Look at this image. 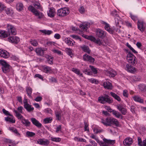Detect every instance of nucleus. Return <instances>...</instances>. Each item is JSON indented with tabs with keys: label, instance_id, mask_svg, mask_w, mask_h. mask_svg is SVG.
I'll use <instances>...</instances> for the list:
<instances>
[{
	"label": "nucleus",
	"instance_id": "nucleus-11",
	"mask_svg": "<svg viewBox=\"0 0 146 146\" xmlns=\"http://www.w3.org/2000/svg\"><path fill=\"white\" fill-rule=\"evenodd\" d=\"M106 35V32L100 29H98L96 31V35L99 37L103 38L105 37Z\"/></svg>",
	"mask_w": 146,
	"mask_h": 146
},
{
	"label": "nucleus",
	"instance_id": "nucleus-24",
	"mask_svg": "<svg viewBox=\"0 0 146 146\" xmlns=\"http://www.w3.org/2000/svg\"><path fill=\"white\" fill-rule=\"evenodd\" d=\"M133 100L135 101L141 103L143 102V100L141 97L138 96H135L133 97Z\"/></svg>",
	"mask_w": 146,
	"mask_h": 146
},
{
	"label": "nucleus",
	"instance_id": "nucleus-5",
	"mask_svg": "<svg viewBox=\"0 0 146 146\" xmlns=\"http://www.w3.org/2000/svg\"><path fill=\"white\" fill-rule=\"evenodd\" d=\"M0 64L3 66L1 68L3 72L8 74L9 72V64L5 61L2 60H0Z\"/></svg>",
	"mask_w": 146,
	"mask_h": 146
},
{
	"label": "nucleus",
	"instance_id": "nucleus-32",
	"mask_svg": "<svg viewBox=\"0 0 146 146\" xmlns=\"http://www.w3.org/2000/svg\"><path fill=\"white\" fill-rule=\"evenodd\" d=\"M107 74L110 77H114L116 75V72L113 70H111L108 71L107 72Z\"/></svg>",
	"mask_w": 146,
	"mask_h": 146
},
{
	"label": "nucleus",
	"instance_id": "nucleus-47",
	"mask_svg": "<svg viewBox=\"0 0 146 146\" xmlns=\"http://www.w3.org/2000/svg\"><path fill=\"white\" fill-rule=\"evenodd\" d=\"M55 115L57 119L59 120H60L61 118V111H59L56 112L55 113Z\"/></svg>",
	"mask_w": 146,
	"mask_h": 146
},
{
	"label": "nucleus",
	"instance_id": "nucleus-44",
	"mask_svg": "<svg viewBox=\"0 0 146 146\" xmlns=\"http://www.w3.org/2000/svg\"><path fill=\"white\" fill-rule=\"evenodd\" d=\"M52 120V119L51 117L46 118L44 119L43 122L45 123H48L51 122Z\"/></svg>",
	"mask_w": 146,
	"mask_h": 146
},
{
	"label": "nucleus",
	"instance_id": "nucleus-15",
	"mask_svg": "<svg viewBox=\"0 0 146 146\" xmlns=\"http://www.w3.org/2000/svg\"><path fill=\"white\" fill-rule=\"evenodd\" d=\"M132 143L133 140L130 137L126 138L123 141V143L125 145H130Z\"/></svg>",
	"mask_w": 146,
	"mask_h": 146
},
{
	"label": "nucleus",
	"instance_id": "nucleus-39",
	"mask_svg": "<svg viewBox=\"0 0 146 146\" xmlns=\"http://www.w3.org/2000/svg\"><path fill=\"white\" fill-rule=\"evenodd\" d=\"M92 38L94 39V41L96 44L99 45L102 44H103V41L102 39H100L99 38H97V39H95L94 37H92Z\"/></svg>",
	"mask_w": 146,
	"mask_h": 146
},
{
	"label": "nucleus",
	"instance_id": "nucleus-45",
	"mask_svg": "<svg viewBox=\"0 0 146 146\" xmlns=\"http://www.w3.org/2000/svg\"><path fill=\"white\" fill-rule=\"evenodd\" d=\"M27 136L28 137H33L35 135V133L29 131H27L26 133Z\"/></svg>",
	"mask_w": 146,
	"mask_h": 146
},
{
	"label": "nucleus",
	"instance_id": "nucleus-8",
	"mask_svg": "<svg viewBox=\"0 0 146 146\" xmlns=\"http://www.w3.org/2000/svg\"><path fill=\"white\" fill-rule=\"evenodd\" d=\"M84 60L89 62L90 63H93L94 61V59L90 56L86 54L83 56Z\"/></svg>",
	"mask_w": 146,
	"mask_h": 146
},
{
	"label": "nucleus",
	"instance_id": "nucleus-50",
	"mask_svg": "<svg viewBox=\"0 0 146 146\" xmlns=\"http://www.w3.org/2000/svg\"><path fill=\"white\" fill-rule=\"evenodd\" d=\"M52 51L54 53L57 54L59 55H62L63 54L61 51L58 50L54 49L52 50Z\"/></svg>",
	"mask_w": 146,
	"mask_h": 146
},
{
	"label": "nucleus",
	"instance_id": "nucleus-28",
	"mask_svg": "<svg viewBox=\"0 0 146 146\" xmlns=\"http://www.w3.org/2000/svg\"><path fill=\"white\" fill-rule=\"evenodd\" d=\"M111 96L113 97L115 99L119 102H120L121 100V99L119 96H118L117 94L115 93L112 92H111L110 93Z\"/></svg>",
	"mask_w": 146,
	"mask_h": 146
},
{
	"label": "nucleus",
	"instance_id": "nucleus-59",
	"mask_svg": "<svg viewBox=\"0 0 146 146\" xmlns=\"http://www.w3.org/2000/svg\"><path fill=\"white\" fill-rule=\"evenodd\" d=\"M70 36L72 37V38L76 39V40H79L80 41H81V38L78 36L75 35H71Z\"/></svg>",
	"mask_w": 146,
	"mask_h": 146
},
{
	"label": "nucleus",
	"instance_id": "nucleus-12",
	"mask_svg": "<svg viewBox=\"0 0 146 146\" xmlns=\"http://www.w3.org/2000/svg\"><path fill=\"white\" fill-rule=\"evenodd\" d=\"M117 108L119 111L123 115H125L127 112V110L126 108H124L123 106L121 104H119L117 106Z\"/></svg>",
	"mask_w": 146,
	"mask_h": 146
},
{
	"label": "nucleus",
	"instance_id": "nucleus-37",
	"mask_svg": "<svg viewBox=\"0 0 146 146\" xmlns=\"http://www.w3.org/2000/svg\"><path fill=\"white\" fill-rule=\"evenodd\" d=\"M25 108L28 112L32 111L34 110V108L32 107V106L29 104L24 106Z\"/></svg>",
	"mask_w": 146,
	"mask_h": 146
},
{
	"label": "nucleus",
	"instance_id": "nucleus-63",
	"mask_svg": "<svg viewBox=\"0 0 146 146\" xmlns=\"http://www.w3.org/2000/svg\"><path fill=\"white\" fill-rule=\"evenodd\" d=\"M23 108L21 106L18 107L17 108V111L20 113H23Z\"/></svg>",
	"mask_w": 146,
	"mask_h": 146
},
{
	"label": "nucleus",
	"instance_id": "nucleus-10",
	"mask_svg": "<svg viewBox=\"0 0 146 146\" xmlns=\"http://www.w3.org/2000/svg\"><path fill=\"white\" fill-rule=\"evenodd\" d=\"M37 142L38 144L43 145H47L50 143L48 140L45 139H39Z\"/></svg>",
	"mask_w": 146,
	"mask_h": 146
},
{
	"label": "nucleus",
	"instance_id": "nucleus-4",
	"mask_svg": "<svg viewBox=\"0 0 146 146\" xmlns=\"http://www.w3.org/2000/svg\"><path fill=\"white\" fill-rule=\"evenodd\" d=\"M69 13V9L66 7H64L58 9L57 14L60 17H63L67 16Z\"/></svg>",
	"mask_w": 146,
	"mask_h": 146
},
{
	"label": "nucleus",
	"instance_id": "nucleus-9",
	"mask_svg": "<svg viewBox=\"0 0 146 146\" xmlns=\"http://www.w3.org/2000/svg\"><path fill=\"white\" fill-rule=\"evenodd\" d=\"M125 69L128 72L134 73L137 72L136 69L131 66L129 64H127L126 66Z\"/></svg>",
	"mask_w": 146,
	"mask_h": 146
},
{
	"label": "nucleus",
	"instance_id": "nucleus-36",
	"mask_svg": "<svg viewBox=\"0 0 146 146\" xmlns=\"http://www.w3.org/2000/svg\"><path fill=\"white\" fill-rule=\"evenodd\" d=\"M139 89L141 91H146V86L143 84H139L138 86Z\"/></svg>",
	"mask_w": 146,
	"mask_h": 146
},
{
	"label": "nucleus",
	"instance_id": "nucleus-38",
	"mask_svg": "<svg viewBox=\"0 0 146 146\" xmlns=\"http://www.w3.org/2000/svg\"><path fill=\"white\" fill-rule=\"evenodd\" d=\"M23 6L22 3H18L16 5V9L17 10L19 11H21L23 10Z\"/></svg>",
	"mask_w": 146,
	"mask_h": 146
},
{
	"label": "nucleus",
	"instance_id": "nucleus-52",
	"mask_svg": "<svg viewBox=\"0 0 146 146\" xmlns=\"http://www.w3.org/2000/svg\"><path fill=\"white\" fill-rule=\"evenodd\" d=\"M89 67L94 74H96L97 73V70L96 68H95L94 66L91 65H90Z\"/></svg>",
	"mask_w": 146,
	"mask_h": 146
},
{
	"label": "nucleus",
	"instance_id": "nucleus-56",
	"mask_svg": "<svg viewBox=\"0 0 146 146\" xmlns=\"http://www.w3.org/2000/svg\"><path fill=\"white\" fill-rule=\"evenodd\" d=\"M33 5L37 9H39L40 8V4L37 1L33 3Z\"/></svg>",
	"mask_w": 146,
	"mask_h": 146
},
{
	"label": "nucleus",
	"instance_id": "nucleus-58",
	"mask_svg": "<svg viewBox=\"0 0 146 146\" xmlns=\"http://www.w3.org/2000/svg\"><path fill=\"white\" fill-rule=\"evenodd\" d=\"M130 15L131 19L134 21H135L137 20V17L136 16L132 15L131 13L130 14Z\"/></svg>",
	"mask_w": 146,
	"mask_h": 146
},
{
	"label": "nucleus",
	"instance_id": "nucleus-1",
	"mask_svg": "<svg viewBox=\"0 0 146 146\" xmlns=\"http://www.w3.org/2000/svg\"><path fill=\"white\" fill-rule=\"evenodd\" d=\"M95 140L101 146H110L111 145H113L115 143V140H108L105 138L103 139L104 142L100 141L97 137Z\"/></svg>",
	"mask_w": 146,
	"mask_h": 146
},
{
	"label": "nucleus",
	"instance_id": "nucleus-27",
	"mask_svg": "<svg viewBox=\"0 0 146 146\" xmlns=\"http://www.w3.org/2000/svg\"><path fill=\"white\" fill-rule=\"evenodd\" d=\"M42 68L43 70V71L46 73H50L51 71V68L46 66H43Z\"/></svg>",
	"mask_w": 146,
	"mask_h": 146
},
{
	"label": "nucleus",
	"instance_id": "nucleus-62",
	"mask_svg": "<svg viewBox=\"0 0 146 146\" xmlns=\"http://www.w3.org/2000/svg\"><path fill=\"white\" fill-rule=\"evenodd\" d=\"M137 139L138 145L139 146H143V142L141 138L140 137H138Z\"/></svg>",
	"mask_w": 146,
	"mask_h": 146
},
{
	"label": "nucleus",
	"instance_id": "nucleus-3",
	"mask_svg": "<svg viewBox=\"0 0 146 146\" xmlns=\"http://www.w3.org/2000/svg\"><path fill=\"white\" fill-rule=\"evenodd\" d=\"M28 8L29 10L32 12L35 16L38 17V19H41L43 17L44 15L42 13L35 9L33 6H29Z\"/></svg>",
	"mask_w": 146,
	"mask_h": 146
},
{
	"label": "nucleus",
	"instance_id": "nucleus-7",
	"mask_svg": "<svg viewBox=\"0 0 146 146\" xmlns=\"http://www.w3.org/2000/svg\"><path fill=\"white\" fill-rule=\"evenodd\" d=\"M137 26L138 29L141 32L146 31V24L143 21H138Z\"/></svg>",
	"mask_w": 146,
	"mask_h": 146
},
{
	"label": "nucleus",
	"instance_id": "nucleus-14",
	"mask_svg": "<svg viewBox=\"0 0 146 146\" xmlns=\"http://www.w3.org/2000/svg\"><path fill=\"white\" fill-rule=\"evenodd\" d=\"M90 23H88L85 22L81 24L80 27L81 29L84 31H86L87 28L90 26Z\"/></svg>",
	"mask_w": 146,
	"mask_h": 146
},
{
	"label": "nucleus",
	"instance_id": "nucleus-42",
	"mask_svg": "<svg viewBox=\"0 0 146 146\" xmlns=\"http://www.w3.org/2000/svg\"><path fill=\"white\" fill-rule=\"evenodd\" d=\"M111 124H113L116 126H118L119 125V123L117 120L113 118H111Z\"/></svg>",
	"mask_w": 146,
	"mask_h": 146
},
{
	"label": "nucleus",
	"instance_id": "nucleus-21",
	"mask_svg": "<svg viewBox=\"0 0 146 146\" xmlns=\"http://www.w3.org/2000/svg\"><path fill=\"white\" fill-rule=\"evenodd\" d=\"M6 51L5 50L0 49V56L4 58H7L8 57V55Z\"/></svg>",
	"mask_w": 146,
	"mask_h": 146
},
{
	"label": "nucleus",
	"instance_id": "nucleus-22",
	"mask_svg": "<svg viewBox=\"0 0 146 146\" xmlns=\"http://www.w3.org/2000/svg\"><path fill=\"white\" fill-rule=\"evenodd\" d=\"M35 51L37 54L38 55L43 56L44 54V50L41 48H36Z\"/></svg>",
	"mask_w": 146,
	"mask_h": 146
},
{
	"label": "nucleus",
	"instance_id": "nucleus-57",
	"mask_svg": "<svg viewBox=\"0 0 146 146\" xmlns=\"http://www.w3.org/2000/svg\"><path fill=\"white\" fill-rule=\"evenodd\" d=\"M83 72L86 74L88 75H90L92 74V72L90 70L88 69H84Z\"/></svg>",
	"mask_w": 146,
	"mask_h": 146
},
{
	"label": "nucleus",
	"instance_id": "nucleus-29",
	"mask_svg": "<svg viewBox=\"0 0 146 146\" xmlns=\"http://www.w3.org/2000/svg\"><path fill=\"white\" fill-rule=\"evenodd\" d=\"M72 70L79 76L81 77H83L82 74L81 73L79 70L75 68H73L72 69Z\"/></svg>",
	"mask_w": 146,
	"mask_h": 146
},
{
	"label": "nucleus",
	"instance_id": "nucleus-33",
	"mask_svg": "<svg viewBox=\"0 0 146 146\" xmlns=\"http://www.w3.org/2000/svg\"><path fill=\"white\" fill-rule=\"evenodd\" d=\"M64 41L68 45L73 46L75 44V42L74 41L72 42L68 38H66L64 39Z\"/></svg>",
	"mask_w": 146,
	"mask_h": 146
},
{
	"label": "nucleus",
	"instance_id": "nucleus-26",
	"mask_svg": "<svg viewBox=\"0 0 146 146\" xmlns=\"http://www.w3.org/2000/svg\"><path fill=\"white\" fill-rule=\"evenodd\" d=\"M8 36L7 32L4 31L0 30V38H4Z\"/></svg>",
	"mask_w": 146,
	"mask_h": 146
},
{
	"label": "nucleus",
	"instance_id": "nucleus-18",
	"mask_svg": "<svg viewBox=\"0 0 146 146\" xmlns=\"http://www.w3.org/2000/svg\"><path fill=\"white\" fill-rule=\"evenodd\" d=\"M19 41V37L16 36H10V41L14 43H17Z\"/></svg>",
	"mask_w": 146,
	"mask_h": 146
},
{
	"label": "nucleus",
	"instance_id": "nucleus-54",
	"mask_svg": "<svg viewBox=\"0 0 146 146\" xmlns=\"http://www.w3.org/2000/svg\"><path fill=\"white\" fill-rule=\"evenodd\" d=\"M51 141L56 142H59L61 140V139L59 137H51L50 138Z\"/></svg>",
	"mask_w": 146,
	"mask_h": 146
},
{
	"label": "nucleus",
	"instance_id": "nucleus-2",
	"mask_svg": "<svg viewBox=\"0 0 146 146\" xmlns=\"http://www.w3.org/2000/svg\"><path fill=\"white\" fill-rule=\"evenodd\" d=\"M98 100L99 102L102 104H104L106 102L110 104L112 103L113 102L112 100L110 99L109 96L106 94L104 96H102L99 97Z\"/></svg>",
	"mask_w": 146,
	"mask_h": 146
},
{
	"label": "nucleus",
	"instance_id": "nucleus-13",
	"mask_svg": "<svg viewBox=\"0 0 146 146\" xmlns=\"http://www.w3.org/2000/svg\"><path fill=\"white\" fill-rule=\"evenodd\" d=\"M111 117L106 118L105 120L102 119L101 122L104 125L106 126L110 125L111 124Z\"/></svg>",
	"mask_w": 146,
	"mask_h": 146
},
{
	"label": "nucleus",
	"instance_id": "nucleus-16",
	"mask_svg": "<svg viewBox=\"0 0 146 146\" xmlns=\"http://www.w3.org/2000/svg\"><path fill=\"white\" fill-rule=\"evenodd\" d=\"M10 131L13 133L16 136L20 137L21 135L19 133L17 130L14 127H10Z\"/></svg>",
	"mask_w": 146,
	"mask_h": 146
},
{
	"label": "nucleus",
	"instance_id": "nucleus-20",
	"mask_svg": "<svg viewBox=\"0 0 146 146\" xmlns=\"http://www.w3.org/2000/svg\"><path fill=\"white\" fill-rule=\"evenodd\" d=\"M55 14V9L53 8H51L48 12V16L51 17H54Z\"/></svg>",
	"mask_w": 146,
	"mask_h": 146
},
{
	"label": "nucleus",
	"instance_id": "nucleus-19",
	"mask_svg": "<svg viewBox=\"0 0 146 146\" xmlns=\"http://www.w3.org/2000/svg\"><path fill=\"white\" fill-rule=\"evenodd\" d=\"M31 121L33 124L36 127H41L42 124L35 118H31Z\"/></svg>",
	"mask_w": 146,
	"mask_h": 146
},
{
	"label": "nucleus",
	"instance_id": "nucleus-34",
	"mask_svg": "<svg viewBox=\"0 0 146 146\" xmlns=\"http://www.w3.org/2000/svg\"><path fill=\"white\" fill-rule=\"evenodd\" d=\"M105 29L108 31L110 34H112L113 33V30L111 28L109 24H106L104 27Z\"/></svg>",
	"mask_w": 146,
	"mask_h": 146
},
{
	"label": "nucleus",
	"instance_id": "nucleus-41",
	"mask_svg": "<svg viewBox=\"0 0 146 146\" xmlns=\"http://www.w3.org/2000/svg\"><path fill=\"white\" fill-rule=\"evenodd\" d=\"M40 31L45 35H50L52 33V31L51 30H41Z\"/></svg>",
	"mask_w": 146,
	"mask_h": 146
},
{
	"label": "nucleus",
	"instance_id": "nucleus-55",
	"mask_svg": "<svg viewBox=\"0 0 146 146\" xmlns=\"http://www.w3.org/2000/svg\"><path fill=\"white\" fill-rule=\"evenodd\" d=\"M47 60L48 63L50 64H53V58L52 57L50 56H49L48 57Z\"/></svg>",
	"mask_w": 146,
	"mask_h": 146
},
{
	"label": "nucleus",
	"instance_id": "nucleus-49",
	"mask_svg": "<svg viewBox=\"0 0 146 146\" xmlns=\"http://www.w3.org/2000/svg\"><path fill=\"white\" fill-rule=\"evenodd\" d=\"M30 42L31 44L35 46H37L38 45L37 41L35 40H31Z\"/></svg>",
	"mask_w": 146,
	"mask_h": 146
},
{
	"label": "nucleus",
	"instance_id": "nucleus-61",
	"mask_svg": "<svg viewBox=\"0 0 146 146\" xmlns=\"http://www.w3.org/2000/svg\"><path fill=\"white\" fill-rule=\"evenodd\" d=\"M123 95L124 97L127 98L128 96V91L126 90H123Z\"/></svg>",
	"mask_w": 146,
	"mask_h": 146
},
{
	"label": "nucleus",
	"instance_id": "nucleus-51",
	"mask_svg": "<svg viewBox=\"0 0 146 146\" xmlns=\"http://www.w3.org/2000/svg\"><path fill=\"white\" fill-rule=\"evenodd\" d=\"M44 112L46 113L52 114V111L49 108H47L45 109L44 111Z\"/></svg>",
	"mask_w": 146,
	"mask_h": 146
},
{
	"label": "nucleus",
	"instance_id": "nucleus-23",
	"mask_svg": "<svg viewBox=\"0 0 146 146\" xmlns=\"http://www.w3.org/2000/svg\"><path fill=\"white\" fill-rule=\"evenodd\" d=\"M17 34V31L13 25H10V35L11 34L15 35Z\"/></svg>",
	"mask_w": 146,
	"mask_h": 146
},
{
	"label": "nucleus",
	"instance_id": "nucleus-64",
	"mask_svg": "<svg viewBox=\"0 0 146 146\" xmlns=\"http://www.w3.org/2000/svg\"><path fill=\"white\" fill-rule=\"evenodd\" d=\"M54 38L57 39H59L61 38V36L58 33L55 34L54 36Z\"/></svg>",
	"mask_w": 146,
	"mask_h": 146
},
{
	"label": "nucleus",
	"instance_id": "nucleus-35",
	"mask_svg": "<svg viewBox=\"0 0 146 146\" xmlns=\"http://www.w3.org/2000/svg\"><path fill=\"white\" fill-rule=\"evenodd\" d=\"M26 91L28 96L30 98L31 97V95L32 91V88L30 87H27L26 88Z\"/></svg>",
	"mask_w": 146,
	"mask_h": 146
},
{
	"label": "nucleus",
	"instance_id": "nucleus-48",
	"mask_svg": "<svg viewBox=\"0 0 146 146\" xmlns=\"http://www.w3.org/2000/svg\"><path fill=\"white\" fill-rule=\"evenodd\" d=\"M15 117L10 114V123H14L15 122Z\"/></svg>",
	"mask_w": 146,
	"mask_h": 146
},
{
	"label": "nucleus",
	"instance_id": "nucleus-46",
	"mask_svg": "<svg viewBox=\"0 0 146 146\" xmlns=\"http://www.w3.org/2000/svg\"><path fill=\"white\" fill-rule=\"evenodd\" d=\"M115 17V23L116 25H117L119 24V22H120V18L118 15H116Z\"/></svg>",
	"mask_w": 146,
	"mask_h": 146
},
{
	"label": "nucleus",
	"instance_id": "nucleus-60",
	"mask_svg": "<svg viewBox=\"0 0 146 146\" xmlns=\"http://www.w3.org/2000/svg\"><path fill=\"white\" fill-rule=\"evenodd\" d=\"M79 12L81 14L84 13L85 11V9L83 6H81L79 9Z\"/></svg>",
	"mask_w": 146,
	"mask_h": 146
},
{
	"label": "nucleus",
	"instance_id": "nucleus-17",
	"mask_svg": "<svg viewBox=\"0 0 146 146\" xmlns=\"http://www.w3.org/2000/svg\"><path fill=\"white\" fill-rule=\"evenodd\" d=\"M103 86L104 88L108 89L111 90L112 88L111 84L108 81L104 82L103 83Z\"/></svg>",
	"mask_w": 146,
	"mask_h": 146
},
{
	"label": "nucleus",
	"instance_id": "nucleus-53",
	"mask_svg": "<svg viewBox=\"0 0 146 146\" xmlns=\"http://www.w3.org/2000/svg\"><path fill=\"white\" fill-rule=\"evenodd\" d=\"M132 79L135 81H138L141 79L140 77L138 76H134L132 77Z\"/></svg>",
	"mask_w": 146,
	"mask_h": 146
},
{
	"label": "nucleus",
	"instance_id": "nucleus-30",
	"mask_svg": "<svg viewBox=\"0 0 146 146\" xmlns=\"http://www.w3.org/2000/svg\"><path fill=\"white\" fill-rule=\"evenodd\" d=\"M80 48L82 49L83 51L85 52L90 53V50L88 46L85 45H84L80 46Z\"/></svg>",
	"mask_w": 146,
	"mask_h": 146
},
{
	"label": "nucleus",
	"instance_id": "nucleus-40",
	"mask_svg": "<svg viewBox=\"0 0 146 146\" xmlns=\"http://www.w3.org/2000/svg\"><path fill=\"white\" fill-rule=\"evenodd\" d=\"M65 50L68 54L72 57L73 55V54L72 53V50L70 48H66Z\"/></svg>",
	"mask_w": 146,
	"mask_h": 146
},
{
	"label": "nucleus",
	"instance_id": "nucleus-43",
	"mask_svg": "<svg viewBox=\"0 0 146 146\" xmlns=\"http://www.w3.org/2000/svg\"><path fill=\"white\" fill-rule=\"evenodd\" d=\"M14 111L15 113L16 116L18 119H23V116L17 111L15 110Z\"/></svg>",
	"mask_w": 146,
	"mask_h": 146
},
{
	"label": "nucleus",
	"instance_id": "nucleus-25",
	"mask_svg": "<svg viewBox=\"0 0 146 146\" xmlns=\"http://www.w3.org/2000/svg\"><path fill=\"white\" fill-rule=\"evenodd\" d=\"M113 114L117 118H120L122 119L123 116L121 115L118 111H116L115 110H112V112Z\"/></svg>",
	"mask_w": 146,
	"mask_h": 146
},
{
	"label": "nucleus",
	"instance_id": "nucleus-6",
	"mask_svg": "<svg viewBox=\"0 0 146 146\" xmlns=\"http://www.w3.org/2000/svg\"><path fill=\"white\" fill-rule=\"evenodd\" d=\"M127 59L128 62L134 65L137 62L136 58L131 53H128L127 56Z\"/></svg>",
	"mask_w": 146,
	"mask_h": 146
},
{
	"label": "nucleus",
	"instance_id": "nucleus-31",
	"mask_svg": "<svg viewBox=\"0 0 146 146\" xmlns=\"http://www.w3.org/2000/svg\"><path fill=\"white\" fill-rule=\"evenodd\" d=\"M22 123L25 125L26 126H29L31 122L29 121L28 119H26L25 118L22 119L21 120Z\"/></svg>",
	"mask_w": 146,
	"mask_h": 146
}]
</instances>
